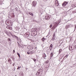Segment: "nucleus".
<instances>
[{
	"label": "nucleus",
	"mask_w": 76,
	"mask_h": 76,
	"mask_svg": "<svg viewBox=\"0 0 76 76\" xmlns=\"http://www.w3.org/2000/svg\"><path fill=\"white\" fill-rule=\"evenodd\" d=\"M6 24L8 26H12L13 25V23L12 22V21L10 20H7L6 21Z\"/></svg>",
	"instance_id": "f257e3e1"
},
{
	"label": "nucleus",
	"mask_w": 76,
	"mask_h": 76,
	"mask_svg": "<svg viewBox=\"0 0 76 76\" xmlns=\"http://www.w3.org/2000/svg\"><path fill=\"white\" fill-rule=\"evenodd\" d=\"M42 69H39L36 73V76H42Z\"/></svg>",
	"instance_id": "f03ea898"
},
{
	"label": "nucleus",
	"mask_w": 76,
	"mask_h": 76,
	"mask_svg": "<svg viewBox=\"0 0 76 76\" xmlns=\"http://www.w3.org/2000/svg\"><path fill=\"white\" fill-rule=\"evenodd\" d=\"M35 51L34 50H32L30 52V50H29L27 52L28 54H34L35 53Z\"/></svg>",
	"instance_id": "7ed1b4c3"
},
{
	"label": "nucleus",
	"mask_w": 76,
	"mask_h": 76,
	"mask_svg": "<svg viewBox=\"0 0 76 76\" xmlns=\"http://www.w3.org/2000/svg\"><path fill=\"white\" fill-rule=\"evenodd\" d=\"M32 4L33 7H35L37 4V2L36 1H33L32 2Z\"/></svg>",
	"instance_id": "20e7f679"
},
{
	"label": "nucleus",
	"mask_w": 76,
	"mask_h": 76,
	"mask_svg": "<svg viewBox=\"0 0 76 76\" xmlns=\"http://www.w3.org/2000/svg\"><path fill=\"white\" fill-rule=\"evenodd\" d=\"M50 18L49 15H47L45 17V19H46V20H48Z\"/></svg>",
	"instance_id": "39448f33"
},
{
	"label": "nucleus",
	"mask_w": 76,
	"mask_h": 76,
	"mask_svg": "<svg viewBox=\"0 0 76 76\" xmlns=\"http://www.w3.org/2000/svg\"><path fill=\"white\" fill-rule=\"evenodd\" d=\"M55 4L56 6H58L59 3H58V1L57 0H56Z\"/></svg>",
	"instance_id": "423d86ee"
},
{
	"label": "nucleus",
	"mask_w": 76,
	"mask_h": 76,
	"mask_svg": "<svg viewBox=\"0 0 76 76\" xmlns=\"http://www.w3.org/2000/svg\"><path fill=\"white\" fill-rule=\"evenodd\" d=\"M27 48L28 50H32L33 49V46H28Z\"/></svg>",
	"instance_id": "0eeeda50"
},
{
	"label": "nucleus",
	"mask_w": 76,
	"mask_h": 76,
	"mask_svg": "<svg viewBox=\"0 0 76 76\" xmlns=\"http://www.w3.org/2000/svg\"><path fill=\"white\" fill-rule=\"evenodd\" d=\"M29 35H30V34L29 32H27L25 34V36L26 37H28L29 36Z\"/></svg>",
	"instance_id": "6e6552de"
},
{
	"label": "nucleus",
	"mask_w": 76,
	"mask_h": 76,
	"mask_svg": "<svg viewBox=\"0 0 76 76\" xmlns=\"http://www.w3.org/2000/svg\"><path fill=\"white\" fill-rule=\"evenodd\" d=\"M68 4V2L65 1L62 4V6L64 7L65 6H66V4Z\"/></svg>",
	"instance_id": "1a4fd4ad"
},
{
	"label": "nucleus",
	"mask_w": 76,
	"mask_h": 76,
	"mask_svg": "<svg viewBox=\"0 0 76 76\" xmlns=\"http://www.w3.org/2000/svg\"><path fill=\"white\" fill-rule=\"evenodd\" d=\"M42 57L43 58H44L43 59H46V58H45L46 57V55L45 54V53H43Z\"/></svg>",
	"instance_id": "9d476101"
},
{
	"label": "nucleus",
	"mask_w": 76,
	"mask_h": 76,
	"mask_svg": "<svg viewBox=\"0 0 76 76\" xmlns=\"http://www.w3.org/2000/svg\"><path fill=\"white\" fill-rule=\"evenodd\" d=\"M6 28L7 29H10V30H11V29H12V28L9 26H7Z\"/></svg>",
	"instance_id": "9b49d317"
},
{
	"label": "nucleus",
	"mask_w": 76,
	"mask_h": 76,
	"mask_svg": "<svg viewBox=\"0 0 76 76\" xmlns=\"http://www.w3.org/2000/svg\"><path fill=\"white\" fill-rule=\"evenodd\" d=\"M72 46H70L69 47V50L70 49L72 51H73V50H74V48H72Z\"/></svg>",
	"instance_id": "f8f14e48"
},
{
	"label": "nucleus",
	"mask_w": 76,
	"mask_h": 76,
	"mask_svg": "<svg viewBox=\"0 0 76 76\" xmlns=\"http://www.w3.org/2000/svg\"><path fill=\"white\" fill-rule=\"evenodd\" d=\"M51 40L52 41H56V39H55V37H53L51 39Z\"/></svg>",
	"instance_id": "ddd939ff"
},
{
	"label": "nucleus",
	"mask_w": 76,
	"mask_h": 76,
	"mask_svg": "<svg viewBox=\"0 0 76 76\" xmlns=\"http://www.w3.org/2000/svg\"><path fill=\"white\" fill-rule=\"evenodd\" d=\"M29 14L30 15H31V16H34V14H33V13H32V12H28Z\"/></svg>",
	"instance_id": "4468645a"
},
{
	"label": "nucleus",
	"mask_w": 76,
	"mask_h": 76,
	"mask_svg": "<svg viewBox=\"0 0 76 76\" xmlns=\"http://www.w3.org/2000/svg\"><path fill=\"white\" fill-rule=\"evenodd\" d=\"M8 61L10 63V64H12V61L10 60V59H9L8 60Z\"/></svg>",
	"instance_id": "2eb2a0df"
},
{
	"label": "nucleus",
	"mask_w": 76,
	"mask_h": 76,
	"mask_svg": "<svg viewBox=\"0 0 76 76\" xmlns=\"http://www.w3.org/2000/svg\"><path fill=\"white\" fill-rule=\"evenodd\" d=\"M42 8L43 9H45V5H42Z\"/></svg>",
	"instance_id": "dca6fc26"
},
{
	"label": "nucleus",
	"mask_w": 76,
	"mask_h": 76,
	"mask_svg": "<svg viewBox=\"0 0 76 76\" xmlns=\"http://www.w3.org/2000/svg\"><path fill=\"white\" fill-rule=\"evenodd\" d=\"M62 44H61V43L60 42H59L58 43V44H57V45L58 46H60V45H61Z\"/></svg>",
	"instance_id": "f3484780"
},
{
	"label": "nucleus",
	"mask_w": 76,
	"mask_h": 76,
	"mask_svg": "<svg viewBox=\"0 0 76 76\" xmlns=\"http://www.w3.org/2000/svg\"><path fill=\"white\" fill-rule=\"evenodd\" d=\"M46 39V38H43L42 39V41L44 42V40H45Z\"/></svg>",
	"instance_id": "a211bd4d"
},
{
	"label": "nucleus",
	"mask_w": 76,
	"mask_h": 76,
	"mask_svg": "<svg viewBox=\"0 0 76 76\" xmlns=\"http://www.w3.org/2000/svg\"><path fill=\"white\" fill-rule=\"evenodd\" d=\"M5 33L7 34V35H9V33L7 31H5Z\"/></svg>",
	"instance_id": "6ab92c4d"
},
{
	"label": "nucleus",
	"mask_w": 76,
	"mask_h": 76,
	"mask_svg": "<svg viewBox=\"0 0 76 76\" xmlns=\"http://www.w3.org/2000/svg\"><path fill=\"white\" fill-rule=\"evenodd\" d=\"M53 53H51L50 54V57L51 58L52 57H53Z\"/></svg>",
	"instance_id": "aec40b11"
},
{
	"label": "nucleus",
	"mask_w": 76,
	"mask_h": 76,
	"mask_svg": "<svg viewBox=\"0 0 76 76\" xmlns=\"http://www.w3.org/2000/svg\"><path fill=\"white\" fill-rule=\"evenodd\" d=\"M20 46L22 48H24V46H23V45H21Z\"/></svg>",
	"instance_id": "412c9836"
},
{
	"label": "nucleus",
	"mask_w": 76,
	"mask_h": 76,
	"mask_svg": "<svg viewBox=\"0 0 76 76\" xmlns=\"http://www.w3.org/2000/svg\"><path fill=\"white\" fill-rule=\"evenodd\" d=\"M20 76H23V72H22V73H20Z\"/></svg>",
	"instance_id": "4be33fe9"
},
{
	"label": "nucleus",
	"mask_w": 76,
	"mask_h": 76,
	"mask_svg": "<svg viewBox=\"0 0 76 76\" xmlns=\"http://www.w3.org/2000/svg\"><path fill=\"white\" fill-rule=\"evenodd\" d=\"M17 55H18L19 58H20V54H19V53H17Z\"/></svg>",
	"instance_id": "5701e85b"
},
{
	"label": "nucleus",
	"mask_w": 76,
	"mask_h": 76,
	"mask_svg": "<svg viewBox=\"0 0 76 76\" xmlns=\"http://www.w3.org/2000/svg\"><path fill=\"white\" fill-rule=\"evenodd\" d=\"M59 42H60L61 44H62V43H63V41L62 40H61L59 41Z\"/></svg>",
	"instance_id": "b1692460"
},
{
	"label": "nucleus",
	"mask_w": 76,
	"mask_h": 76,
	"mask_svg": "<svg viewBox=\"0 0 76 76\" xmlns=\"http://www.w3.org/2000/svg\"><path fill=\"white\" fill-rule=\"evenodd\" d=\"M62 50V49H60L59 51V53H61V52Z\"/></svg>",
	"instance_id": "393cba45"
},
{
	"label": "nucleus",
	"mask_w": 76,
	"mask_h": 76,
	"mask_svg": "<svg viewBox=\"0 0 76 76\" xmlns=\"http://www.w3.org/2000/svg\"><path fill=\"white\" fill-rule=\"evenodd\" d=\"M69 27L67 25L66 26L65 28H66V29H68V28H69Z\"/></svg>",
	"instance_id": "a878e982"
},
{
	"label": "nucleus",
	"mask_w": 76,
	"mask_h": 76,
	"mask_svg": "<svg viewBox=\"0 0 76 76\" xmlns=\"http://www.w3.org/2000/svg\"><path fill=\"white\" fill-rule=\"evenodd\" d=\"M18 41H19V42H21V39H18Z\"/></svg>",
	"instance_id": "bb28decb"
},
{
	"label": "nucleus",
	"mask_w": 76,
	"mask_h": 76,
	"mask_svg": "<svg viewBox=\"0 0 76 76\" xmlns=\"http://www.w3.org/2000/svg\"><path fill=\"white\" fill-rule=\"evenodd\" d=\"M55 36H56V34H55V33H54L53 35V37H55Z\"/></svg>",
	"instance_id": "cd10ccee"
},
{
	"label": "nucleus",
	"mask_w": 76,
	"mask_h": 76,
	"mask_svg": "<svg viewBox=\"0 0 76 76\" xmlns=\"http://www.w3.org/2000/svg\"><path fill=\"white\" fill-rule=\"evenodd\" d=\"M50 48H52L53 47V45L51 44L50 46Z\"/></svg>",
	"instance_id": "c85d7f7f"
},
{
	"label": "nucleus",
	"mask_w": 76,
	"mask_h": 76,
	"mask_svg": "<svg viewBox=\"0 0 76 76\" xmlns=\"http://www.w3.org/2000/svg\"><path fill=\"white\" fill-rule=\"evenodd\" d=\"M67 26H68L69 27V26H70V25H71V24H68V25H67Z\"/></svg>",
	"instance_id": "c756f323"
},
{
	"label": "nucleus",
	"mask_w": 76,
	"mask_h": 76,
	"mask_svg": "<svg viewBox=\"0 0 76 76\" xmlns=\"http://www.w3.org/2000/svg\"><path fill=\"white\" fill-rule=\"evenodd\" d=\"M50 28H51V27H52V24H50V26H49Z\"/></svg>",
	"instance_id": "7c9ffc66"
},
{
	"label": "nucleus",
	"mask_w": 76,
	"mask_h": 76,
	"mask_svg": "<svg viewBox=\"0 0 76 76\" xmlns=\"http://www.w3.org/2000/svg\"><path fill=\"white\" fill-rule=\"evenodd\" d=\"M73 12H75V13H76V10L75 9L74 10V11H73Z\"/></svg>",
	"instance_id": "2f4dec72"
},
{
	"label": "nucleus",
	"mask_w": 76,
	"mask_h": 76,
	"mask_svg": "<svg viewBox=\"0 0 76 76\" xmlns=\"http://www.w3.org/2000/svg\"><path fill=\"white\" fill-rule=\"evenodd\" d=\"M74 67H75V66H76V64H74Z\"/></svg>",
	"instance_id": "473e14b6"
},
{
	"label": "nucleus",
	"mask_w": 76,
	"mask_h": 76,
	"mask_svg": "<svg viewBox=\"0 0 76 76\" xmlns=\"http://www.w3.org/2000/svg\"><path fill=\"white\" fill-rule=\"evenodd\" d=\"M8 40L9 41H10V40H11L10 39V38H8Z\"/></svg>",
	"instance_id": "72a5a7b5"
},
{
	"label": "nucleus",
	"mask_w": 76,
	"mask_h": 76,
	"mask_svg": "<svg viewBox=\"0 0 76 76\" xmlns=\"http://www.w3.org/2000/svg\"><path fill=\"white\" fill-rule=\"evenodd\" d=\"M49 62V61H47L46 62V63H48Z\"/></svg>",
	"instance_id": "f704fd0d"
},
{
	"label": "nucleus",
	"mask_w": 76,
	"mask_h": 76,
	"mask_svg": "<svg viewBox=\"0 0 76 76\" xmlns=\"http://www.w3.org/2000/svg\"><path fill=\"white\" fill-rule=\"evenodd\" d=\"M33 60L34 61H36V60H36V59H34Z\"/></svg>",
	"instance_id": "c9c22d12"
},
{
	"label": "nucleus",
	"mask_w": 76,
	"mask_h": 76,
	"mask_svg": "<svg viewBox=\"0 0 76 76\" xmlns=\"http://www.w3.org/2000/svg\"><path fill=\"white\" fill-rule=\"evenodd\" d=\"M68 57V55H66L65 56V57Z\"/></svg>",
	"instance_id": "e433bc0d"
},
{
	"label": "nucleus",
	"mask_w": 76,
	"mask_h": 76,
	"mask_svg": "<svg viewBox=\"0 0 76 76\" xmlns=\"http://www.w3.org/2000/svg\"><path fill=\"white\" fill-rule=\"evenodd\" d=\"M15 53V50H13V53Z\"/></svg>",
	"instance_id": "4c0bfd02"
},
{
	"label": "nucleus",
	"mask_w": 76,
	"mask_h": 76,
	"mask_svg": "<svg viewBox=\"0 0 76 76\" xmlns=\"http://www.w3.org/2000/svg\"><path fill=\"white\" fill-rule=\"evenodd\" d=\"M15 37L16 38H18V37H17V36H15Z\"/></svg>",
	"instance_id": "58836bf2"
},
{
	"label": "nucleus",
	"mask_w": 76,
	"mask_h": 76,
	"mask_svg": "<svg viewBox=\"0 0 76 76\" xmlns=\"http://www.w3.org/2000/svg\"><path fill=\"white\" fill-rule=\"evenodd\" d=\"M19 66H18L17 68V70H19Z\"/></svg>",
	"instance_id": "ea45409f"
},
{
	"label": "nucleus",
	"mask_w": 76,
	"mask_h": 76,
	"mask_svg": "<svg viewBox=\"0 0 76 76\" xmlns=\"http://www.w3.org/2000/svg\"><path fill=\"white\" fill-rule=\"evenodd\" d=\"M44 1H47V0H43Z\"/></svg>",
	"instance_id": "a19ab883"
},
{
	"label": "nucleus",
	"mask_w": 76,
	"mask_h": 76,
	"mask_svg": "<svg viewBox=\"0 0 76 76\" xmlns=\"http://www.w3.org/2000/svg\"><path fill=\"white\" fill-rule=\"evenodd\" d=\"M76 27L75 26V29L73 32H75V29H76Z\"/></svg>",
	"instance_id": "79ce46f5"
},
{
	"label": "nucleus",
	"mask_w": 76,
	"mask_h": 76,
	"mask_svg": "<svg viewBox=\"0 0 76 76\" xmlns=\"http://www.w3.org/2000/svg\"><path fill=\"white\" fill-rule=\"evenodd\" d=\"M58 22H59V23H60V20H58Z\"/></svg>",
	"instance_id": "37998d69"
},
{
	"label": "nucleus",
	"mask_w": 76,
	"mask_h": 76,
	"mask_svg": "<svg viewBox=\"0 0 76 76\" xmlns=\"http://www.w3.org/2000/svg\"><path fill=\"white\" fill-rule=\"evenodd\" d=\"M50 48V51H51V50H52V49Z\"/></svg>",
	"instance_id": "c03bdc74"
},
{
	"label": "nucleus",
	"mask_w": 76,
	"mask_h": 76,
	"mask_svg": "<svg viewBox=\"0 0 76 76\" xmlns=\"http://www.w3.org/2000/svg\"><path fill=\"white\" fill-rule=\"evenodd\" d=\"M75 48H76V45H75Z\"/></svg>",
	"instance_id": "a18cd8bd"
},
{
	"label": "nucleus",
	"mask_w": 76,
	"mask_h": 76,
	"mask_svg": "<svg viewBox=\"0 0 76 76\" xmlns=\"http://www.w3.org/2000/svg\"><path fill=\"white\" fill-rule=\"evenodd\" d=\"M49 35H50V34H48L47 35V36H49Z\"/></svg>",
	"instance_id": "49530a36"
},
{
	"label": "nucleus",
	"mask_w": 76,
	"mask_h": 76,
	"mask_svg": "<svg viewBox=\"0 0 76 76\" xmlns=\"http://www.w3.org/2000/svg\"><path fill=\"white\" fill-rule=\"evenodd\" d=\"M37 47H35V49H36V50H37Z\"/></svg>",
	"instance_id": "de8ad7c7"
},
{
	"label": "nucleus",
	"mask_w": 76,
	"mask_h": 76,
	"mask_svg": "<svg viewBox=\"0 0 76 76\" xmlns=\"http://www.w3.org/2000/svg\"><path fill=\"white\" fill-rule=\"evenodd\" d=\"M18 42V45H19V42Z\"/></svg>",
	"instance_id": "09e8293b"
},
{
	"label": "nucleus",
	"mask_w": 76,
	"mask_h": 76,
	"mask_svg": "<svg viewBox=\"0 0 76 76\" xmlns=\"http://www.w3.org/2000/svg\"><path fill=\"white\" fill-rule=\"evenodd\" d=\"M21 67V66H20V67H19V68L20 69V68Z\"/></svg>",
	"instance_id": "8fccbe9b"
},
{
	"label": "nucleus",
	"mask_w": 76,
	"mask_h": 76,
	"mask_svg": "<svg viewBox=\"0 0 76 76\" xmlns=\"http://www.w3.org/2000/svg\"><path fill=\"white\" fill-rule=\"evenodd\" d=\"M48 37V36H46V37Z\"/></svg>",
	"instance_id": "3c124183"
},
{
	"label": "nucleus",
	"mask_w": 76,
	"mask_h": 76,
	"mask_svg": "<svg viewBox=\"0 0 76 76\" xmlns=\"http://www.w3.org/2000/svg\"><path fill=\"white\" fill-rule=\"evenodd\" d=\"M15 76H17V75H15Z\"/></svg>",
	"instance_id": "603ef678"
},
{
	"label": "nucleus",
	"mask_w": 76,
	"mask_h": 76,
	"mask_svg": "<svg viewBox=\"0 0 76 76\" xmlns=\"http://www.w3.org/2000/svg\"><path fill=\"white\" fill-rule=\"evenodd\" d=\"M48 50H47V51H48Z\"/></svg>",
	"instance_id": "864d4df0"
},
{
	"label": "nucleus",
	"mask_w": 76,
	"mask_h": 76,
	"mask_svg": "<svg viewBox=\"0 0 76 76\" xmlns=\"http://www.w3.org/2000/svg\"><path fill=\"white\" fill-rule=\"evenodd\" d=\"M13 66H14V65H13Z\"/></svg>",
	"instance_id": "5fc2aeb1"
},
{
	"label": "nucleus",
	"mask_w": 76,
	"mask_h": 76,
	"mask_svg": "<svg viewBox=\"0 0 76 76\" xmlns=\"http://www.w3.org/2000/svg\"><path fill=\"white\" fill-rule=\"evenodd\" d=\"M71 67H72V66H71Z\"/></svg>",
	"instance_id": "6e6d98bb"
},
{
	"label": "nucleus",
	"mask_w": 76,
	"mask_h": 76,
	"mask_svg": "<svg viewBox=\"0 0 76 76\" xmlns=\"http://www.w3.org/2000/svg\"><path fill=\"white\" fill-rule=\"evenodd\" d=\"M64 58H63V59H64Z\"/></svg>",
	"instance_id": "4d7b16f0"
},
{
	"label": "nucleus",
	"mask_w": 76,
	"mask_h": 76,
	"mask_svg": "<svg viewBox=\"0 0 76 76\" xmlns=\"http://www.w3.org/2000/svg\"><path fill=\"white\" fill-rule=\"evenodd\" d=\"M0 72H1V71H0Z\"/></svg>",
	"instance_id": "13d9d810"
}]
</instances>
